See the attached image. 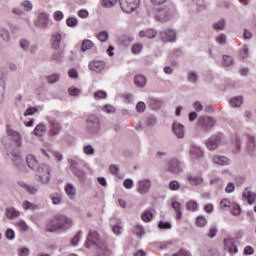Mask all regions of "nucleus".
<instances>
[{"label": "nucleus", "instance_id": "nucleus-62", "mask_svg": "<svg viewBox=\"0 0 256 256\" xmlns=\"http://www.w3.org/2000/svg\"><path fill=\"white\" fill-rule=\"evenodd\" d=\"M159 229H171L173 226L169 222H165L163 220H160L158 222Z\"/></svg>", "mask_w": 256, "mask_h": 256}, {"label": "nucleus", "instance_id": "nucleus-40", "mask_svg": "<svg viewBox=\"0 0 256 256\" xmlns=\"http://www.w3.org/2000/svg\"><path fill=\"white\" fill-rule=\"evenodd\" d=\"M172 208L174 209V211L176 212V219H181V217H183V214L181 212V203L175 201L172 203Z\"/></svg>", "mask_w": 256, "mask_h": 256}, {"label": "nucleus", "instance_id": "nucleus-63", "mask_svg": "<svg viewBox=\"0 0 256 256\" xmlns=\"http://www.w3.org/2000/svg\"><path fill=\"white\" fill-rule=\"evenodd\" d=\"M145 109H147V106L145 105V102H138L136 105V110L138 113H145Z\"/></svg>", "mask_w": 256, "mask_h": 256}, {"label": "nucleus", "instance_id": "nucleus-48", "mask_svg": "<svg viewBox=\"0 0 256 256\" xmlns=\"http://www.w3.org/2000/svg\"><path fill=\"white\" fill-rule=\"evenodd\" d=\"M68 93H69L70 97H79V95H81V89H79L75 86H71L68 89Z\"/></svg>", "mask_w": 256, "mask_h": 256}, {"label": "nucleus", "instance_id": "nucleus-33", "mask_svg": "<svg viewBox=\"0 0 256 256\" xmlns=\"http://www.w3.org/2000/svg\"><path fill=\"white\" fill-rule=\"evenodd\" d=\"M141 219L144 223H151L153 221V212L151 209H146L141 214Z\"/></svg>", "mask_w": 256, "mask_h": 256}, {"label": "nucleus", "instance_id": "nucleus-52", "mask_svg": "<svg viewBox=\"0 0 256 256\" xmlns=\"http://www.w3.org/2000/svg\"><path fill=\"white\" fill-rule=\"evenodd\" d=\"M59 79H61V75L59 74H52L50 76H47V81L48 83H50L51 85L59 82Z\"/></svg>", "mask_w": 256, "mask_h": 256}, {"label": "nucleus", "instance_id": "nucleus-17", "mask_svg": "<svg viewBox=\"0 0 256 256\" xmlns=\"http://www.w3.org/2000/svg\"><path fill=\"white\" fill-rule=\"evenodd\" d=\"M186 180L192 187H199V185H203V176L201 174L189 173L186 176Z\"/></svg>", "mask_w": 256, "mask_h": 256}, {"label": "nucleus", "instance_id": "nucleus-2", "mask_svg": "<svg viewBox=\"0 0 256 256\" xmlns=\"http://www.w3.org/2000/svg\"><path fill=\"white\" fill-rule=\"evenodd\" d=\"M73 227V220L63 214L56 215L46 226V230L49 233H55V231H67Z\"/></svg>", "mask_w": 256, "mask_h": 256}, {"label": "nucleus", "instance_id": "nucleus-22", "mask_svg": "<svg viewBox=\"0 0 256 256\" xmlns=\"http://www.w3.org/2000/svg\"><path fill=\"white\" fill-rule=\"evenodd\" d=\"M224 248L228 253L233 255V253H238L239 249L237 248V245H235V242L232 238L224 239Z\"/></svg>", "mask_w": 256, "mask_h": 256}, {"label": "nucleus", "instance_id": "nucleus-64", "mask_svg": "<svg viewBox=\"0 0 256 256\" xmlns=\"http://www.w3.org/2000/svg\"><path fill=\"white\" fill-rule=\"evenodd\" d=\"M39 109L37 107H29L27 110L24 112V116L28 117L29 115H35Z\"/></svg>", "mask_w": 256, "mask_h": 256}, {"label": "nucleus", "instance_id": "nucleus-19", "mask_svg": "<svg viewBox=\"0 0 256 256\" xmlns=\"http://www.w3.org/2000/svg\"><path fill=\"white\" fill-rule=\"evenodd\" d=\"M245 151L248 155H250V157H253V155H255L256 140L253 135H248Z\"/></svg>", "mask_w": 256, "mask_h": 256}, {"label": "nucleus", "instance_id": "nucleus-59", "mask_svg": "<svg viewBox=\"0 0 256 256\" xmlns=\"http://www.w3.org/2000/svg\"><path fill=\"white\" fill-rule=\"evenodd\" d=\"M83 235L82 231H79L71 240V245L74 247L79 244V241H81V236Z\"/></svg>", "mask_w": 256, "mask_h": 256}, {"label": "nucleus", "instance_id": "nucleus-51", "mask_svg": "<svg viewBox=\"0 0 256 256\" xmlns=\"http://www.w3.org/2000/svg\"><path fill=\"white\" fill-rule=\"evenodd\" d=\"M119 0H102V7H106L111 9V7H115Z\"/></svg>", "mask_w": 256, "mask_h": 256}, {"label": "nucleus", "instance_id": "nucleus-55", "mask_svg": "<svg viewBox=\"0 0 256 256\" xmlns=\"http://www.w3.org/2000/svg\"><path fill=\"white\" fill-rule=\"evenodd\" d=\"M122 229H123V226H121L120 220H118L117 224L112 227V231H113L114 235H117V237H119V235H121Z\"/></svg>", "mask_w": 256, "mask_h": 256}, {"label": "nucleus", "instance_id": "nucleus-56", "mask_svg": "<svg viewBox=\"0 0 256 256\" xmlns=\"http://www.w3.org/2000/svg\"><path fill=\"white\" fill-rule=\"evenodd\" d=\"M0 37H2L4 41H9V39H11L9 31L3 27H0Z\"/></svg>", "mask_w": 256, "mask_h": 256}, {"label": "nucleus", "instance_id": "nucleus-49", "mask_svg": "<svg viewBox=\"0 0 256 256\" xmlns=\"http://www.w3.org/2000/svg\"><path fill=\"white\" fill-rule=\"evenodd\" d=\"M95 101H99V99H107V92L103 90H98L93 95Z\"/></svg>", "mask_w": 256, "mask_h": 256}, {"label": "nucleus", "instance_id": "nucleus-4", "mask_svg": "<svg viewBox=\"0 0 256 256\" xmlns=\"http://www.w3.org/2000/svg\"><path fill=\"white\" fill-rule=\"evenodd\" d=\"M87 131L90 135H97L101 129V122L99 117L95 114H91L87 117Z\"/></svg>", "mask_w": 256, "mask_h": 256}, {"label": "nucleus", "instance_id": "nucleus-35", "mask_svg": "<svg viewBox=\"0 0 256 256\" xmlns=\"http://www.w3.org/2000/svg\"><path fill=\"white\" fill-rule=\"evenodd\" d=\"M186 209L187 211H192V213H195V211H199V203L195 200H189L186 203Z\"/></svg>", "mask_w": 256, "mask_h": 256}, {"label": "nucleus", "instance_id": "nucleus-39", "mask_svg": "<svg viewBox=\"0 0 256 256\" xmlns=\"http://www.w3.org/2000/svg\"><path fill=\"white\" fill-rule=\"evenodd\" d=\"M133 233L135 235H137V237H139L141 239V237H143V235H145V229L143 228V226H141V224H136L133 227Z\"/></svg>", "mask_w": 256, "mask_h": 256}, {"label": "nucleus", "instance_id": "nucleus-16", "mask_svg": "<svg viewBox=\"0 0 256 256\" xmlns=\"http://www.w3.org/2000/svg\"><path fill=\"white\" fill-rule=\"evenodd\" d=\"M167 171L174 175H179V173L183 171V168H181V162L177 159L170 160L167 164Z\"/></svg>", "mask_w": 256, "mask_h": 256}, {"label": "nucleus", "instance_id": "nucleus-57", "mask_svg": "<svg viewBox=\"0 0 256 256\" xmlns=\"http://www.w3.org/2000/svg\"><path fill=\"white\" fill-rule=\"evenodd\" d=\"M232 205L233 204L231 203V201H229V199H222L221 202H220V207L224 211L227 210V209H231Z\"/></svg>", "mask_w": 256, "mask_h": 256}, {"label": "nucleus", "instance_id": "nucleus-53", "mask_svg": "<svg viewBox=\"0 0 256 256\" xmlns=\"http://www.w3.org/2000/svg\"><path fill=\"white\" fill-rule=\"evenodd\" d=\"M97 39H99L101 43H105L109 39V33L107 31L99 32L97 34Z\"/></svg>", "mask_w": 256, "mask_h": 256}, {"label": "nucleus", "instance_id": "nucleus-18", "mask_svg": "<svg viewBox=\"0 0 256 256\" xmlns=\"http://www.w3.org/2000/svg\"><path fill=\"white\" fill-rule=\"evenodd\" d=\"M88 67L90 71H94V73H101L105 71V61L103 60H92L89 62Z\"/></svg>", "mask_w": 256, "mask_h": 256}, {"label": "nucleus", "instance_id": "nucleus-25", "mask_svg": "<svg viewBox=\"0 0 256 256\" xmlns=\"http://www.w3.org/2000/svg\"><path fill=\"white\" fill-rule=\"evenodd\" d=\"M8 157L13 161L17 169H21L23 167V158H21L20 154L10 152L8 153Z\"/></svg>", "mask_w": 256, "mask_h": 256}, {"label": "nucleus", "instance_id": "nucleus-36", "mask_svg": "<svg viewBox=\"0 0 256 256\" xmlns=\"http://www.w3.org/2000/svg\"><path fill=\"white\" fill-rule=\"evenodd\" d=\"M45 131H47V126L45 124H38L33 130V134L37 137H42Z\"/></svg>", "mask_w": 256, "mask_h": 256}, {"label": "nucleus", "instance_id": "nucleus-7", "mask_svg": "<svg viewBox=\"0 0 256 256\" xmlns=\"http://www.w3.org/2000/svg\"><path fill=\"white\" fill-rule=\"evenodd\" d=\"M198 127H202L204 131H211L215 125H217V120L213 117L202 116L198 118Z\"/></svg>", "mask_w": 256, "mask_h": 256}, {"label": "nucleus", "instance_id": "nucleus-6", "mask_svg": "<svg viewBox=\"0 0 256 256\" xmlns=\"http://www.w3.org/2000/svg\"><path fill=\"white\" fill-rule=\"evenodd\" d=\"M222 141H223V134L217 133L212 135L207 140H205V145L209 151H216V149H219V145H221Z\"/></svg>", "mask_w": 256, "mask_h": 256}, {"label": "nucleus", "instance_id": "nucleus-1", "mask_svg": "<svg viewBox=\"0 0 256 256\" xmlns=\"http://www.w3.org/2000/svg\"><path fill=\"white\" fill-rule=\"evenodd\" d=\"M85 247H87V249L97 247V256H111V250L107 248V244H105V242H101L99 233H97V231L90 230Z\"/></svg>", "mask_w": 256, "mask_h": 256}, {"label": "nucleus", "instance_id": "nucleus-43", "mask_svg": "<svg viewBox=\"0 0 256 256\" xmlns=\"http://www.w3.org/2000/svg\"><path fill=\"white\" fill-rule=\"evenodd\" d=\"M230 208H232L231 213L234 217H239L241 215V206H239V204L232 203Z\"/></svg>", "mask_w": 256, "mask_h": 256}, {"label": "nucleus", "instance_id": "nucleus-58", "mask_svg": "<svg viewBox=\"0 0 256 256\" xmlns=\"http://www.w3.org/2000/svg\"><path fill=\"white\" fill-rule=\"evenodd\" d=\"M196 225L197 227H205V225H207V218L204 216H198L196 218Z\"/></svg>", "mask_w": 256, "mask_h": 256}, {"label": "nucleus", "instance_id": "nucleus-28", "mask_svg": "<svg viewBox=\"0 0 256 256\" xmlns=\"http://www.w3.org/2000/svg\"><path fill=\"white\" fill-rule=\"evenodd\" d=\"M26 163L29 169L35 170L37 167H39V161H37V158L33 154H29L26 157Z\"/></svg>", "mask_w": 256, "mask_h": 256}, {"label": "nucleus", "instance_id": "nucleus-29", "mask_svg": "<svg viewBox=\"0 0 256 256\" xmlns=\"http://www.w3.org/2000/svg\"><path fill=\"white\" fill-rule=\"evenodd\" d=\"M18 185H20V187H23V189H25L30 195H35L39 191V186L37 185H28L25 182H19Z\"/></svg>", "mask_w": 256, "mask_h": 256}, {"label": "nucleus", "instance_id": "nucleus-20", "mask_svg": "<svg viewBox=\"0 0 256 256\" xmlns=\"http://www.w3.org/2000/svg\"><path fill=\"white\" fill-rule=\"evenodd\" d=\"M174 135L178 139H183L185 137V126L179 122H174L172 125Z\"/></svg>", "mask_w": 256, "mask_h": 256}, {"label": "nucleus", "instance_id": "nucleus-5", "mask_svg": "<svg viewBox=\"0 0 256 256\" xmlns=\"http://www.w3.org/2000/svg\"><path fill=\"white\" fill-rule=\"evenodd\" d=\"M68 163L70 165V171H72L73 175H75V177H77L81 183H85L87 179V173H85V171L79 167V162L73 159H69Z\"/></svg>", "mask_w": 256, "mask_h": 256}, {"label": "nucleus", "instance_id": "nucleus-26", "mask_svg": "<svg viewBox=\"0 0 256 256\" xmlns=\"http://www.w3.org/2000/svg\"><path fill=\"white\" fill-rule=\"evenodd\" d=\"M232 144L234 146V153H239L243 147V139L240 135H234L232 137Z\"/></svg>", "mask_w": 256, "mask_h": 256}, {"label": "nucleus", "instance_id": "nucleus-60", "mask_svg": "<svg viewBox=\"0 0 256 256\" xmlns=\"http://www.w3.org/2000/svg\"><path fill=\"white\" fill-rule=\"evenodd\" d=\"M210 185H214L215 187H223V180L219 177L214 178L212 180H210Z\"/></svg>", "mask_w": 256, "mask_h": 256}, {"label": "nucleus", "instance_id": "nucleus-14", "mask_svg": "<svg viewBox=\"0 0 256 256\" xmlns=\"http://www.w3.org/2000/svg\"><path fill=\"white\" fill-rule=\"evenodd\" d=\"M67 37V34L61 32L52 33V47L53 49L59 50L61 49V43H63V39Z\"/></svg>", "mask_w": 256, "mask_h": 256}, {"label": "nucleus", "instance_id": "nucleus-45", "mask_svg": "<svg viewBox=\"0 0 256 256\" xmlns=\"http://www.w3.org/2000/svg\"><path fill=\"white\" fill-rule=\"evenodd\" d=\"M84 155L93 156L95 155V148H93L90 144L83 146Z\"/></svg>", "mask_w": 256, "mask_h": 256}, {"label": "nucleus", "instance_id": "nucleus-31", "mask_svg": "<svg viewBox=\"0 0 256 256\" xmlns=\"http://www.w3.org/2000/svg\"><path fill=\"white\" fill-rule=\"evenodd\" d=\"M134 83L142 89L147 85V78L144 75L138 74L134 77Z\"/></svg>", "mask_w": 256, "mask_h": 256}, {"label": "nucleus", "instance_id": "nucleus-38", "mask_svg": "<svg viewBox=\"0 0 256 256\" xmlns=\"http://www.w3.org/2000/svg\"><path fill=\"white\" fill-rule=\"evenodd\" d=\"M188 81L193 85H197L199 83V74L195 71L188 72Z\"/></svg>", "mask_w": 256, "mask_h": 256}, {"label": "nucleus", "instance_id": "nucleus-27", "mask_svg": "<svg viewBox=\"0 0 256 256\" xmlns=\"http://www.w3.org/2000/svg\"><path fill=\"white\" fill-rule=\"evenodd\" d=\"M243 198L247 200L249 205H253L256 200V194L251 192V188H245Z\"/></svg>", "mask_w": 256, "mask_h": 256}, {"label": "nucleus", "instance_id": "nucleus-44", "mask_svg": "<svg viewBox=\"0 0 256 256\" xmlns=\"http://www.w3.org/2000/svg\"><path fill=\"white\" fill-rule=\"evenodd\" d=\"M168 187L170 191H179L181 189V184L177 180H171Z\"/></svg>", "mask_w": 256, "mask_h": 256}, {"label": "nucleus", "instance_id": "nucleus-37", "mask_svg": "<svg viewBox=\"0 0 256 256\" xmlns=\"http://www.w3.org/2000/svg\"><path fill=\"white\" fill-rule=\"evenodd\" d=\"M230 106L238 108L243 105V96H236L230 99Z\"/></svg>", "mask_w": 256, "mask_h": 256}, {"label": "nucleus", "instance_id": "nucleus-23", "mask_svg": "<svg viewBox=\"0 0 256 256\" xmlns=\"http://www.w3.org/2000/svg\"><path fill=\"white\" fill-rule=\"evenodd\" d=\"M48 121H49V124H50V133H51V135H53V136L59 135V133H61V124L53 118H49Z\"/></svg>", "mask_w": 256, "mask_h": 256}, {"label": "nucleus", "instance_id": "nucleus-50", "mask_svg": "<svg viewBox=\"0 0 256 256\" xmlns=\"http://www.w3.org/2000/svg\"><path fill=\"white\" fill-rule=\"evenodd\" d=\"M50 198L52 200L53 205H59V203H61V201L63 200V198L61 197V194L59 193L51 194Z\"/></svg>", "mask_w": 256, "mask_h": 256}, {"label": "nucleus", "instance_id": "nucleus-34", "mask_svg": "<svg viewBox=\"0 0 256 256\" xmlns=\"http://www.w3.org/2000/svg\"><path fill=\"white\" fill-rule=\"evenodd\" d=\"M5 215L8 219H17L21 215V212L15 208H7Z\"/></svg>", "mask_w": 256, "mask_h": 256}, {"label": "nucleus", "instance_id": "nucleus-42", "mask_svg": "<svg viewBox=\"0 0 256 256\" xmlns=\"http://www.w3.org/2000/svg\"><path fill=\"white\" fill-rule=\"evenodd\" d=\"M212 27L215 31H223L225 29V19L215 22Z\"/></svg>", "mask_w": 256, "mask_h": 256}, {"label": "nucleus", "instance_id": "nucleus-10", "mask_svg": "<svg viewBox=\"0 0 256 256\" xmlns=\"http://www.w3.org/2000/svg\"><path fill=\"white\" fill-rule=\"evenodd\" d=\"M152 182L149 179H141L137 181V192L140 195H147L151 191Z\"/></svg>", "mask_w": 256, "mask_h": 256}, {"label": "nucleus", "instance_id": "nucleus-46", "mask_svg": "<svg viewBox=\"0 0 256 256\" xmlns=\"http://www.w3.org/2000/svg\"><path fill=\"white\" fill-rule=\"evenodd\" d=\"M222 65H224V67H231V65H233V57L229 55L222 56Z\"/></svg>", "mask_w": 256, "mask_h": 256}, {"label": "nucleus", "instance_id": "nucleus-24", "mask_svg": "<svg viewBox=\"0 0 256 256\" xmlns=\"http://www.w3.org/2000/svg\"><path fill=\"white\" fill-rule=\"evenodd\" d=\"M64 191L69 199H75V197H77V188L71 183L65 185Z\"/></svg>", "mask_w": 256, "mask_h": 256}, {"label": "nucleus", "instance_id": "nucleus-30", "mask_svg": "<svg viewBox=\"0 0 256 256\" xmlns=\"http://www.w3.org/2000/svg\"><path fill=\"white\" fill-rule=\"evenodd\" d=\"M173 17L169 10H161L156 14L157 21H169Z\"/></svg>", "mask_w": 256, "mask_h": 256}, {"label": "nucleus", "instance_id": "nucleus-61", "mask_svg": "<svg viewBox=\"0 0 256 256\" xmlns=\"http://www.w3.org/2000/svg\"><path fill=\"white\" fill-rule=\"evenodd\" d=\"M77 18L75 17H69L67 20H66V25L68 27H77Z\"/></svg>", "mask_w": 256, "mask_h": 256}, {"label": "nucleus", "instance_id": "nucleus-41", "mask_svg": "<svg viewBox=\"0 0 256 256\" xmlns=\"http://www.w3.org/2000/svg\"><path fill=\"white\" fill-rule=\"evenodd\" d=\"M93 41L91 40H84L82 42L81 51L85 53V51H89V49H93Z\"/></svg>", "mask_w": 256, "mask_h": 256}, {"label": "nucleus", "instance_id": "nucleus-11", "mask_svg": "<svg viewBox=\"0 0 256 256\" xmlns=\"http://www.w3.org/2000/svg\"><path fill=\"white\" fill-rule=\"evenodd\" d=\"M34 25L38 27V29H47V27H49V14H47V12H40Z\"/></svg>", "mask_w": 256, "mask_h": 256}, {"label": "nucleus", "instance_id": "nucleus-21", "mask_svg": "<svg viewBox=\"0 0 256 256\" xmlns=\"http://www.w3.org/2000/svg\"><path fill=\"white\" fill-rule=\"evenodd\" d=\"M8 136L10 137L11 141H13L14 147H21V134H19V132L8 128Z\"/></svg>", "mask_w": 256, "mask_h": 256}, {"label": "nucleus", "instance_id": "nucleus-47", "mask_svg": "<svg viewBox=\"0 0 256 256\" xmlns=\"http://www.w3.org/2000/svg\"><path fill=\"white\" fill-rule=\"evenodd\" d=\"M100 109L104 113H108V114L115 113V111H117V109H115V107L111 104H106L104 106H101Z\"/></svg>", "mask_w": 256, "mask_h": 256}, {"label": "nucleus", "instance_id": "nucleus-3", "mask_svg": "<svg viewBox=\"0 0 256 256\" xmlns=\"http://www.w3.org/2000/svg\"><path fill=\"white\" fill-rule=\"evenodd\" d=\"M36 181L42 185H47L51 181V167L47 164H40L37 167Z\"/></svg>", "mask_w": 256, "mask_h": 256}, {"label": "nucleus", "instance_id": "nucleus-8", "mask_svg": "<svg viewBox=\"0 0 256 256\" xmlns=\"http://www.w3.org/2000/svg\"><path fill=\"white\" fill-rule=\"evenodd\" d=\"M124 13H133L139 7L140 0H119Z\"/></svg>", "mask_w": 256, "mask_h": 256}, {"label": "nucleus", "instance_id": "nucleus-12", "mask_svg": "<svg viewBox=\"0 0 256 256\" xmlns=\"http://www.w3.org/2000/svg\"><path fill=\"white\" fill-rule=\"evenodd\" d=\"M212 163L217 167H229L232 161L231 158L219 154H215L212 156Z\"/></svg>", "mask_w": 256, "mask_h": 256}, {"label": "nucleus", "instance_id": "nucleus-32", "mask_svg": "<svg viewBox=\"0 0 256 256\" xmlns=\"http://www.w3.org/2000/svg\"><path fill=\"white\" fill-rule=\"evenodd\" d=\"M140 37H148V39H154L157 37V30L155 29H147L139 32Z\"/></svg>", "mask_w": 256, "mask_h": 256}, {"label": "nucleus", "instance_id": "nucleus-15", "mask_svg": "<svg viewBox=\"0 0 256 256\" xmlns=\"http://www.w3.org/2000/svg\"><path fill=\"white\" fill-rule=\"evenodd\" d=\"M20 47L21 49H23V51L31 53V55L37 53V49H39V47L36 44H31V41L25 38L20 40Z\"/></svg>", "mask_w": 256, "mask_h": 256}, {"label": "nucleus", "instance_id": "nucleus-9", "mask_svg": "<svg viewBox=\"0 0 256 256\" xmlns=\"http://www.w3.org/2000/svg\"><path fill=\"white\" fill-rule=\"evenodd\" d=\"M159 37L164 43H175L177 41V32L173 29H165L159 32Z\"/></svg>", "mask_w": 256, "mask_h": 256}, {"label": "nucleus", "instance_id": "nucleus-13", "mask_svg": "<svg viewBox=\"0 0 256 256\" xmlns=\"http://www.w3.org/2000/svg\"><path fill=\"white\" fill-rule=\"evenodd\" d=\"M189 154L192 161H201L205 157V153L197 144H191Z\"/></svg>", "mask_w": 256, "mask_h": 256}, {"label": "nucleus", "instance_id": "nucleus-54", "mask_svg": "<svg viewBox=\"0 0 256 256\" xmlns=\"http://www.w3.org/2000/svg\"><path fill=\"white\" fill-rule=\"evenodd\" d=\"M23 209H25V211H35V209H37V205L26 200L23 202Z\"/></svg>", "mask_w": 256, "mask_h": 256}]
</instances>
